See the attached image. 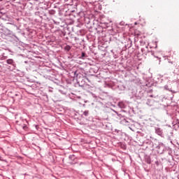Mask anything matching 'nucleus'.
Wrapping results in <instances>:
<instances>
[{"label": "nucleus", "mask_w": 179, "mask_h": 179, "mask_svg": "<svg viewBox=\"0 0 179 179\" xmlns=\"http://www.w3.org/2000/svg\"><path fill=\"white\" fill-rule=\"evenodd\" d=\"M155 134L161 138H163V129L160 127H155Z\"/></svg>", "instance_id": "1"}, {"label": "nucleus", "mask_w": 179, "mask_h": 179, "mask_svg": "<svg viewBox=\"0 0 179 179\" xmlns=\"http://www.w3.org/2000/svg\"><path fill=\"white\" fill-rule=\"evenodd\" d=\"M35 15H36V16H40V12H39V11L36 12V13H35Z\"/></svg>", "instance_id": "11"}, {"label": "nucleus", "mask_w": 179, "mask_h": 179, "mask_svg": "<svg viewBox=\"0 0 179 179\" xmlns=\"http://www.w3.org/2000/svg\"><path fill=\"white\" fill-rule=\"evenodd\" d=\"M118 106L120 108H125L127 107V105L123 101L119 102Z\"/></svg>", "instance_id": "5"}, {"label": "nucleus", "mask_w": 179, "mask_h": 179, "mask_svg": "<svg viewBox=\"0 0 179 179\" xmlns=\"http://www.w3.org/2000/svg\"><path fill=\"white\" fill-rule=\"evenodd\" d=\"M85 57H86V53H85L84 52H82L81 55V58H85Z\"/></svg>", "instance_id": "9"}, {"label": "nucleus", "mask_w": 179, "mask_h": 179, "mask_svg": "<svg viewBox=\"0 0 179 179\" xmlns=\"http://www.w3.org/2000/svg\"><path fill=\"white\" fill-rule=\"evenodd\" d=\"M64 50H66V51H70L71 50V46L69 45H66L64 48Z\"/></svg>", "instance_id": "7"}, {"label": "nucleus", "mask_w": 179, "mask_h": 179, "mask_svg": "<svg viewBox=\"0 0 179 179\" xmlns=\"http://www.w3.org/2000/svg\"><path fill=\"white\" fill-rule=\"evenodd\" d=\"M22 129H24V130L27 129V126L26 124H24L22 126Z\"/></svg>", "instance_id": "10"}, {"label": "nucleus", "mask_w": 179, "mask_h": 179, "mask_svg": "<svg viewBox=\"0 0 179 179\" xmlns=\"http://www.w3.org/2000/svg\"><path fill=\"white\" fill-rule=\"evenodd\" d=\"M0 159H1V157H0Z\"/></svg>", "instance_id": "15"}, {"label": "nucleus", "mask_w": 179, "mask_h": 179, "mask_svg": "<svg viewBox=\"0 0 179 179\" xmlns=\"http://www.w3.org/2000/svg\"><path fill=\"white\" fill-rule=\"evenodd\" d=\"M157 149L159 150V152H160V149L162 150V152H163L164 150V144L163 143H159L157 146Z\"/></svg>", "instance_id": "2"}, {"label": "nucleus", "mask_w": 179, "mask_h": 179, "mask_svg": "<svg viewBox=\"0 0 179 179\" xmlns=\"http://www.w3.org/2000/svg\"><path fill=\"white\" fill-rule=\"evenodd\" d=\"M171 136H173V132H171L170 135L167 136L166 139H167V141H170V143H171V145H173V141L171 140Z\"/></svg>", "instance_id": "4"}, {"label": "nucleus", "mask_w": 179, "mask_h": 179, "mask_svg": "<svg viewBox=\"0 0 179 179\" xmlns=\"http://www.w3.org/2000/svg\"><path fill=\"white\" fill-rule=\"evenodd\" d=\"M6 64L8 65H13V66H15V61L13 59H8L6 61Z\"/></svg>", "instance_id": "3"}, {"label": "nucleus", "mask_w": 179, "mask_h": 179, "mask_svg": "<svg viewBox=\"0 0 179 179\" xmlns=\"http://www.w3.org/2000/svg\"><path fill=\"white\" fill-rule=\"evenodd\" d=\"M83 115H85V117H87V115H89V110H85L83 112Z\"/></svg>", "instance_id": "8"}, {"label": "nucleus", "mask_w": 179, "mask_h": 179, "mask_svg": "<svg viewBox=\"0 0 179 179\" xmlns=\"http://www.w3.org/2000/svg\"><path fill=\"white\" fill-rule=\"evenodd\" d=\"M150 54H151L153 57H156V56H155V52L151 51V52H150Z\"/></svg>", "instance_id": "12"}, {"label": "nucleus", "mask_w": 179, "mask_h": 179, "mask_svg": "<svg viewBox=\"0 0 179 179\" xmlns=\"http://www.w3.org/2000/svg\"><path fill=\"white\" fill-rule=\"evenodd\" d=\"M122 124H124V125H128V120H127V119H124L122 120Z\"/></svg>", "instance_id": "6"}, {"label": "nucleus", "mask_w": 179, "mask_h": 179, "mask_svg": "<svg viewBox=\"0 0 179 179\" xmlns=\"http://www.w3.org/2000/svg\"><path fill=\"white\" fill-rule=\"evenodd\" d=\"M168 86L167 85H165L164 86V89H167Z\"/></svg>", "instance_id": "13"}, {"label": "nucleus", "mask_w": 179, "mask_h": 179, "mask_svg": "<svg viewBox=\"0 0 179 179\" xmlns=\"http://www.w3.org/2000/svg\"><path fill=\"white\" fill-rule=\"evenodd\" d=\"M158 59L159 60V64H160V62H161L160 58H158Z\"/></svg>", "instance_id": "14"}]
</instances>
